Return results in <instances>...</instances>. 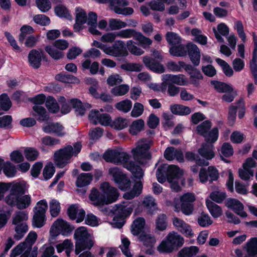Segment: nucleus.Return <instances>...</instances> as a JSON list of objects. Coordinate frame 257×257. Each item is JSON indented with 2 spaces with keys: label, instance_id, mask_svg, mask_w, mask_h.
Instances as JSON below:
<instances>
[{
  "label": "nucleus",
  "instance_id": "13",
  "mask_svg": "<svg viewBox=\"0 0 257 257\" xmlns=\"http://www.w3.org/2000/svg\"><path fill=\"white\" fill-rule=\"evenodd\" d=\"M58 100L62 105V111L64 114L68 113L71 110V107H72L75 109L78 114L82 115L86 109L91 107V105L88 103L82 104L81 101L78 99H71L66 101L65 97L60 96Z\"/></svg>",
  "mask_w": 257,
  "mask_h": 257
},
{
  "label": "nucleus",
  "instance_id": "30",
  "mask_svg": "<svg viewBox=\"0 0 257 257\" xmlns=\"http://www.w3.org/2000/svg\"><path fill=\"white\" fill-rule=\"evenodd\" d=\"M146 221L144 218L139 217L136 219L131 226V232L134 235H139L145 228Z\"/></svg>",
  "mask_w": 257,
  "mask_h": 257
},
{
  "label": "nucleus",
  "instance_id": "33",
  "mask_svg": "<svg viewBox=\"0 0 257 257\" xmlns=\"http://www.w3.org/2000/svg\"><path fill=\"white\" fill-rule=\"evenodd\" d=\"M206 205L210 213L214 218H218L222 215V210L219 205L208 199L206 200Z\"/></svg>",
  "mask_w": 257,
  "mask_h": 257
},
{
  "label": "nucleus",
  "instance_id": "46",
  "mask_svg": "<svg viewBox=\"0 0 257 257\" xmlns=\"http://www.w3.org/2000/svg\"><path fill=\"white\" fill-rule=\"evenodd\" d=\"M191 34L194 36L193 41L202 45H205L207 42V38L202 34V32L198 29H193Z\"/></svg>",
  "mask_w": 257,
  "mask_h": 257
},
{
  "label": "nucleus",
  "instance_id": "35",
  "mask_svg": "<svg viewBox=\"0 0 257 257\" xmlns=\"http://www.w3.org/2000/svg\"><path fill=\"white\" fill-rule=\"evenodd\" d=\"M93 179V175L90 173H83L77 177L76 181V186L78 187H83L89 185Z\"/></svg>",
  "mask_w": 257,
  "mask_h": 257
},
{
  "label": "nucleus",
  "instance_id": "61",
  "mask_svg": "<svg viewBox=\"0 0 257 257\" xmlns=\"http://www.w3.org/2000/svg\"><path fill=\"white\" fill-rule=\"evenodd\" d=\"M187 72L190 75L191 83L195 85H197L199 84V80L203 79L202 74L200 71L197 69H193L192 67V68Z\"/></svg>",
  "mask_w": 257,
  "mask_h": 257
},
{
  "label": "nucleus",
  "instance_id": "56",
  "mask_svg": "<svg viewBox=\"0 0 257 257\" xmlns=\"http://www.w3.org/2000/svg\"><path fill=\"white\" fill-rule=\"evenodd\" d=\"M115 106L118 110L127 113L132 107V102L130 100L126 99L116 103Z\"/></svg>",
  "mask_w": 257,
  "mask_h": 257
},
{
  "label": "nucleus",
  "instance_id": "26",
  "mask_svg": "<svg viewBox=\"0 0 257 257\" xmlns=\"http://www.w3.org/2000/svg\"><path fill=\"white\" fill-rule=\"evenodd\" d=\"M67 211L69 217L72 220L76 219L77 222H80L84 219L85 211L77 205H71Z\"/></svg>",
  "mask_w": 257,
  "mask_h": 257
},
{
  "label": "nucleus",
  "instance_id": "21",
  "mask_svg": "<svg viewBox=\"0 0 257 257\" xmlns=\"http://www.w3.org/2000/svg\"><path fill=\"white\" fill-rule=\"evenodd\" d=\"M188 53L192 63L198 66L200 63L201 53L198 46L192 42L188 43L186 45Z\"/></svg>",
  "mask_w": 257,
  "mask_h": 257
},
{
  "label": "nucleus",
  "instance_id": "7",
  "mask_svg": "<svg viewBox=\"0 0 257 257\" xmlns=\"http://www.w3.org/2000/svg\"><path fill=\"white\" fill-rule=\"evenodd\" d=\"M74 236L76 239L75 252L76 254L84 249H90L93 245V234L88 232L85 227L81 226L77 228Z\"/></svg>",
  "mask_w": 257,
  "mask_h": 257
},
{
  "label": "nucleus",
  "instance_id": "6",
  "mask_svg": "<svg viewBox=\"0 0 257 257\" xmlns=\"http://www.w3.org/2000/svg\"><path fill=\"white\" fill-rule=\"evenodd\" d=\"M82 145L80 143H74L73 146L67 145L63 149L56 151L54 155V160L56 166L63 168L70 162L71 158L76 156L81 151Z\"/></svg>",
  "mask_w": 257,
  "mask_h": 257
},
{
  "label": "nucleus",
  "instance_id": "19",
  "mask_svg": "<svg viewBox=\"0 0 257 257\" xmlns=\"http://www.w3.org/2000/svg\"><path fill=\"white\" fill-rule=\"evenodd\" d=\"M219 178V172L213 166H210L206 169L201 168L199 173V181L202 183H205L209 180L213 182L217 180Z\"/></svg>",
  "mask_w": 257,
  "mask_h": 257
},
{
  "label": "nucleus",
  "instance_id": "17",
  "mask_svg": "<svg viewBox=\"0 0 257 257\" xmlns=\"http://www.w3.org/2000/svg\"><path fill=\"white\" fill-rule=\"evenodd\" d=\"M126 44L122 40H117L112 46H108L106 54L117 57H126L128 55V51L125 48Z\"/></svg>",
  "mask_w": 257,
  "mask_h": 257
},
{
  "label": "nucleus",
  "instance_id": "10",
  "mask_svg": "<svg viewBox=\"0 0 257 257\" xmlns=\"http://www.w3.org/2000/svg\"><path fill=\"white\" fill-rule=\"evenodd\" d=\"M134 205L130 202L116 204L114 210V216L111 225L114 228H120L124 224V218L129 216L133 209Z\"/></svg>",
  "mask_w": 257,
  "mask_h": 257
},
{
  "label": "nucleus",
  "instance_id": "64",
  "mask_svg": "<svg viewBox=\"0 0 257 257\" xmlns=\"http://www.w3.org/2000/svg\"><path fill=\"white\" fill-rule=\"evenodd\" d=\"M24 154L26 159L29 161L36 160L39 155V152L33 148H26L24 151Z\"/></svg>",
  "mask_w": 257,
  "mask_h": 257
},
{
  "label": "nucleus",
  "instance_id": "22",
  "mask_svg": "<svg viewBox=\"0 0 257 257\" xmlns=\"http://www.w3.org/2000/svg\"><path fill=\"white\" fill-rule=\"evenodd\" d=\"M163 79L167 85L172 83L179 85L184 86L188 84L189 82L186 77L183 74L172 75L166 74L163 75Z\"/></svg>",
  "mask_w": 257,
  "mask_h": 257
},
{
  "label": "nucleus",
  "instance_id": "9",
  "mask_svg": "<svg viewBox=\"0 0 257 257\" xmlns=\"http://www.w3.org/2000/svg\"><path fill=\"white\" fill-rule=\"evenodd\" d=\"M196 200V196L193 192H187L182 194L179 199L175 198L173 205L174 211H181L186 215L191 214L194 210L193 203Z\"/></svg>",
  "mask_w": 257,
  "mask_h": 257
},
{
  "label": "nucleus",
  "instance_id": "62",
  "mask_svg": "<svg viewBox=\"0 0 257 257\" xmlns=\"http://www.w3.org/2000/svg\"><path fill=\"white\" fill-rule=\"evenodd\" d=\"M46 106L48 110L52 113H56L59 110V106L56 100L51 96H49L47 98Z\"/></svg>",
  "mask_w": 257,
  "mask_h": 257
},
{
  "label": "nucleus",
  "instance_id": "45",
  "mask_svg": "<svg viewBox=\"0 0 257 257\" xmlns=\"http://www.w3.org/2000/svg\"><path fill=\"white\" fill-rule=\"evenodd\" d=\"M211 84L217 91L220 93H224L225 92L233 90L232 86L225 83L217 81H211Z\"/></svg>",
  "mask_w": 257,
  "mask_h": 257
},
{
  "label": "nucleus",
  "instance_id": "16",
  "mask_svg": "<svg viewBox=\"0 0 257 257\" xmlns=\"http://www.w3.org/2000/svg\"><path fill=\"white\" fill-rule=\"evenodd\" d=\"M243 252L240 248L234 249L235 257H257V236L249 239L243 246Z\"/></svg>",
  "mask_w": 257,
  "mask_h": 257
},
{
  "label": "nucleus",
  "instance_id": "4",
  "mask_svg": "<svg viewBox=\"0 0 257 257\" xmlns=\"http://www.w3.org/2000/svg\"><path fill=\"white\" fill-rule=\"evenodd\" d=\"M99 192L95 188H92L89 195V199L94 206H101L115 202L118 197L117 190L110 186L108 182H103L100 184Z\"/></svg>",
  "mask_w": 257,
  "mask_h": 257
},
{
  "label": "nucleus",
  "instance_id": "27",
  "mask_svg": "<svg viewBox=\"0 0 257 257\" xmlns=\"http://www.w3.org/2000/svg\"><path fill=\"white\" fill-rule=\"evenodd\" d=\"M143 62L146 67L156 73H162L165 71L163 65L159 63H154V60L148 56L144 57Z\"/></svg>",
  "mask_w": 257,
  "mask_h": 257
},
{
  "label": "nucleus",
  "instance_id": "23",
  "mask_svg": "<svg viewBox=\"0 0 257 257\" xmlns=\"http://www.w3.org/2000/svg\"><path fill=\"white\" fill-rule=\"evenodd\" d=\"M225 205L242 217H246L247 216V213L243 211V204L237 199H228L225 202Z\"/></svg>",
  "mask_w": 257,
  "mask_h": 257
},
{
  "label": "nucleus",
  "instance_id": "59",
  "mask_svg": "<svg viewBox=\"0 0 257 257\" xmlns=\"http://www.w3.org/2000/svg\"><path fill=\"white\" fill-rule=\"evenodd\" d=\"M3 172L7 177L12 178L15 176L17 171L15 165L8 161L4 164Z\"/></svg>",
  "mask_w": 257,
  "mask_h": 257
},
{
  "label": "nucleus",
  "instance_id": "39",
  "mask_svg": "<svg viewBox=\"0 0 257 257\" xmlns=\"http://www.w3.org/2000/svg\"><path fill=\"white\" fill-rule=\"evenodd\" d=\"M199 251V248L196 246L185 247L180 250L178 253V257H193Z\"/></svg>",
  "mask_w": 257,
  "mask_h": 257
},
{
  "label": "nucleus",
  "instance_id": "48",
  "mask_svg": "<svg viewBox=\"0 0 257 257\" xmlns=\"http://www.w3.org/2000/svg\"><path fill=\"white\" fill-rule=\"evenodd\" d=\"M126 46L127 50L128 51L132 54L136 56H140L144 53V51L141 48L138 47L135 42L130 40L126 42Z\"/></svg>",
  "mask_w": 257,
  "mask_h": 257
},
{
  "label": "nucleus",
  "instance_id": "50",
  "mask_svg": "<svg viewBox=\"0 0 257 257\" xmlns=\"http://www.w3.org/2000/svg\"><path fill=\"white\" fill-rule=\"evenodd\" d=\"M108 26L110 30L115 31L125 28L127 24L118 19H110L108 21Z\"/></svg>",
  "mask_w": 257,
  "mask_h": 257
},
{
  "label": "nucleus",
  "instance_id": "47",
  "mask_svg": "<svg viewBox=\"0 0 257 257\" xmlns=\"http://www.w3.org/2000/svg\"><path fill=\"white\" fill-rule=\"evenodd\" d=\"M135 40L144 49L149 48L153 42L151 39L145 37L140 32H137L135 35Z\"/></svg>",
  "mask_w": 257,
  "mask_h": 257
},
{
  "label": "nucleus",
  "instance_id": "44",
  "mask_svg": "<svg viewBox=\"0 0 257 257\" xmlns=\"http://www.w3.org/2000/svg\"><path fill=\"white\" fill-rule=\"evenodd\" d=\"M28 219V214L25 211H18L15 212L13 216L12 223L14 225H18L22 223H26Z\"/></svg>",
  "mask_w": 257,
  "mask_h": 257
},
{
  "label": "nucleus",
  "instance_id": "52",
  "mask_svg": "<svg viewBox=\"0 0 257 257\" xmlns=\"http://www.w3.org/2000/svg\"><path fill=\"white\" fill-rule=\"evenodd\" d=\"M155 224L156 229L161 231L166 230L168 226L166 215L164 214L159 215L156 220Z\"/></svg>",
  "mask_w": 257,
  "mask_h": 257
},
{
  "label": "nucleus",
  "instance_id": "31",
  "mask_svg": "<svg viewBox=\"0 0 257 257\" xmlns=\"http://www.w3.org/2000/svg\"><path fill=\"white\" fill-rule=\"evenodd\" d=\"M170 110L174 114L181 116L188 115L191 112V109L189 107L178 104L171 105Z\"/></svg>",
  "mask_w": 257,
  "mask_h": 257
},
{
  "label": "nucleus",
  "instance_id": "37",
  "mask_svg": "<svg viewBox=\"0 0 257 257\" xmlns=\"http://www.w3.org/2000/svg\"><path fill=\"white\" fill-rule=\"evenodd\" d=\"M145 121L142 119H138L132 123L129 127L130 133L136 135L144 129Z\"/></svg>",
  "mask_w": 257,
  "mask_h": 257
},
{
  "label": "nucleus",
  "instance_id": "38",
  "mask_svg": "<svg viewBox=\"0 0 257 257\" xmlns=\"http://www.w3.org/2000/svg\"><path fill=\"white\" fill-rule=\"evenodd\" d=\"M54 12L57 16L68 20H72V16L69 10L63 5H58L54 8Z\"/></svg>",
  "mask_w": 257,
  "mask_h": 257
},
{
  "label": "nucleus",
  "instance_id": "20",
  "mask_svg": "<svg viewBox=\"0 0 257 257\" xmlns=\"http://www.w3.org/2000/svg\"><path fill=\"white\" fill-rule=\"evenodd\" d=\"M172 223L175 228L185 236L192 237L194 236L191 226L182 219L176 217H174Z\"/></svg>",
  "mask_w": 257,
  "mask_h": 257
},
{
  "label": "nucleus",
  "instance_id": "63",
  "mask_svg": "<svg viewBox=\"0 0 257 257\" xmlns=\"http://www.w3.org/2000/svg\"><path fill=\"white\" fill-rule=\"evenodd\" d=\"M130 244V241L128 239L122 235L121 236V244L119 245V247L126 257H132V254L129 249Z\"/></svg>",
  "mask_w": 257,
  "mask_h": 257
},
{
  "label": "nucleus",
  "instance_id": "57",
  "mask_svg": "<svg viewBox=\"0 0 257 257\" xmlns=\"http://www.w3.org/2000/svg\"><path fill=\"white\" fill-rule=\"evenodd\" d=\"M186 48L183 45H178V46H171L169 52L171 55L174 56L181 57L186 55Z\"/></svg>",
  "mask_w": 257,
  "mask_h": 257
},
{
  "label": "nucleus",
  "instance_id": "34",
  "mask_svg": "<svg viewBox=\"0 0 257 257\" xmlns=\"http://www.w3.org/2000/svg\"><path fill=\"white\" fill-rule=\"evenodd\" d=\"M30 250L29 246H27V243L22 242L12 249L10 257H16L21 254L22 255L25 254V257H27Z\"/></svg>",
  "mask_w": 257,
  "mask_h": 257
},
{
  "label": "nucleus",
  "instance_id": "53",
  "mask_svg": "<svg viewBox=\"0 0 257 257\" xmlns=\"http://www.w3.org/2000/svg\"><path fill=\"white\" fill-rule=\"evenodd\" d=\"M50 213L52 217H56L60 213L61 206L60 202L55 199H52L49 202Z\"/></svg>",
  "mask_w": 257,
  "mask_h": 257
},
{
  "label": "nucleus",
  "instance_id": "41",
  "mask_svg": "<svg viewBox=\"0 0 257 257\" xmlns=\"http://www.w3.org/2000/svg\"><path fill=\"white\" fill-rule=\"evenodd\" d=\"M129 123L128 120L122 117H118L111 121L110 127L116 130H121L126 127Z\"/></svg>",
  "mask_w": 257,
  "mask_h": 257
},
{
  "label": "nucleus",
  "instance_id": "36",
  "mask_svg": "<svg viewBox=\"0 0 257 257\" xmlns=\"http://www.w3.org/2000/svg\"><path fill=\"white\" fill-rule=\"evenodd\" d=\"M41 55L35 50H31L29 54V62L32 67L38 68L40 67L41 62Z\"/></svg>",
  "mask_w": 257,
  "mask_h": 257
},
{
  "label": "nucleus",
  "instance_id": "3",
  "mask_svg": "<svg viewBox=\"0 0 257 257\" xmlns=\"http://www.w3.org/2000/svg\"><path fill=\"white\" fill-rule=\"evenodd\" d=\"M183 174V171L174 165H163L160 167L156 172L158 181L161 183H163L167 180L170 188L175 192L181 190L179 181L181 182L183 186L185 185V179L182 177Z\"/></svg>",
  "mask_w": 257,
  "mask_h": 257
},
{
  "label": "nucleus",
  "instance_id": "58",
  "mask_svg": "<svg viewBox=\"0 0 257 257\" xmlns=\"http://www.w3.org/2000/svg\"><path fill=\"white\" fill-rule=\"evenodd\" d=\"M85 223L90 226L97 227L101 224V220L92 213H88L85 218Z\"/></svg>",
  "mask_w": 257,
  "mask_h": 257
},
{
  "label": "nucleus",
  "instance_id": "8",
  "mask_svg": "<svg viewBox=\"0 0 257 257\" xmlns=\"http://www.w3.org/2000/svg\"><path fill=\"white\" fill-rule=\"evenodd\" d=\"M184 243V238L177 232L172 231L162 241L157 249L160 252L170 253L182 246Z\"/></svg>",
  "mask_w": 257,
  "mask_h": 257
},
{
  "label": "nucleus",
  "instance_id": "32",
  "mask_svg": "<svg viewBox=\"0 0 257 257\" xmlns=\"http://www.w3.org/2000/svg\"><path fill=\"white\" fill-rule=\"evenodd\" d=\"M214 146L212 144L203 145L199 149V154L206 160H211L215 156Z\"/></svg>",
  "mask_w": 257,
  "mask_h": 257
},
{
  "label": "nucleus",
  "instance_id": "28",
  "mask_svg": "<svg viewBox=\"0 0 257 257\" xmlns=\"http://www.w3.org/2000/svg\"><path fill=\"white\" fill-rule=\"evenodd\" d=\"M167 66L170 71L173 72H181L182 69L189 71L192 68L191 65L186 64L183 61H179L178 63L170 61L167 63Z\"/></svg>",
  "mask_w": 257,
  "mask_h": 257
},
{
  "label": "nucleus",
  "instance_id": "51",
  "mask_svg": "<svg viewBox=\"0 0 257 257\" xmlns=\"http://www.w3.org/2000/svg\"><path fill=\"white\" fill-rule=\"evenodd\" d=\"M217 63L221 67L224 74L227 77H231L234 73V70L225 61L220 58L215 59Z\"/></svg>",
  "mask_w": 257,
  "mask_h": 257
},
{
  "label": "nucleus",
  "instance_id": "5",
  "mask_svg": "<svg viewBox=\"0 0 257 257\" xmlns=\"http://www.w3.org/2000/svg\"><path fill=\"white\" fill-rule=\"evenodd\" d=\"M76 22L74 25L75 32H79L87 24L89 26V31L93 35H100V33L96 29L97 15L93 12H89L87 15L82 8L77 7L75 9Z\"/></svg>",
  "mask_w": 257,
  "mask_h": 257
},
{
  "label": "nucleus",
  "instance_id": "1",
  "mask_svg": "<svg viewBox=\"0 0 257 257\" xmlns=\"http://www.w3.org/2000/svg\"><path fill=\"white\" fill-rule=\"evenodd\" d=\"M29 186L24 181L19 180L11 183L0 182V200H4L8 205L23 209L31 203L30 195H24Z\"/></svg>",
  "mask_w": 257,
  "mask_h": 257
},
{
  "label": "nucleus",
  "instance_id": "40",
  "mask_svg": "<svg viewBox=\"0 0 257 257\" xmlns=\"http://www.w3.org/2000/svg\"><path fill=\"white\" fill-rule=\"evenodd\" d=\"M143 184L141 180L136 182L135 184L133 190L130 192H127L123 194V198L126 199H131L135 196H139L142 192Z\"/></svg>",
  "mask_w": 257,
  "mask_h": 257
},
{
  "label": "nucleus",
  "instance_id": "54",
  "mask_svg": "<svg viewBox=\"0 0 257 257\" xmlns=\"http://www.w3.org/2000/svg\"><path fill=\"white\" fill-rule=\"evenodd\" d=\"M15 232L14 235L15 238L17 240L21 239L28 231V226L26 223H22L18 225H16Z\"/></svg>",
  "mask_w": 257,
  "mask_h": 257
},
{
  "label": "nucleus",
  "instance_id": "49",
  "mask_svg": "<svg viewBox=\"0 0 257 257\" xmlns=\"http://www.w3.org/2000/svg\"><path fill=\"white\" fill-rule=\"evenodd\" d=\"M121 69L130 72H140L143 69V66L140 64L125 62L120 65Z\"/></svg>",
  "mask_w": 257,
  "mask_h": 257
},
{
  "label": "nucleus",
  "instance_id": "42",
  "mask_svg": "<svg viewBox=\"0 0 257 257\" xmlns=\"http://www.w3.org/2000/svg\"><path fill=\"white\" fill-rule=\"evenodd\" d=\"M55 78L56 80L65 83H75L78 84L80 82L79 80L76 77L64 73H59L57 74Z\"/></svg>",
  "mask_w": 257,
  "mask_h": 257
},
{
  "label": "nucleus",
  "instance_id": "14",
  "mask_svg": "<svg viewBox=\"0 0 257 257\" xmlns=\"http://www.w3.org/2000/svg\"><path fill=\"white\" fill-rule=\"evenodd\" d=\"M150 142L149 141L142 140L137 143L136 147L132 150L134 158L137 163L143 164L146 160L150 159Z\"/></svg>",
  "mask_w": 257,
  "mask_h": 257
},
{
  "label": "nucleus",
  "instance_id": "29",
  "mask_svg": "<svg viewBox=\"0 0 257 257\" xmlns=\"http://www.w3.org/2000/svg\"><path fill=\"white\" fill-rule=\"evenodd\" d=\"M215 38L219 42L222 43L224 39L221 35L227 36L229 33V28L224 23H220L218 25L217 28H213Z\"/></svg>",
  "mask_w": 257,
  "mask_h": 257
},
{
  "label": "nucleus",
  "instance_id": "43",
  "mask_svg": "<svg viewBox=\"0 0 257 257\" xmlns=\"http://www.w3.org/2000/svg\"><path fill=\"white\" fill-rule=\"evenodd\" d=\"M142 203L150 214H153L154 212L157 210L156 203L154 198L152 196H149L144 198Z\"/></svg>",
  "mask_w": 257,
  "mask_h": 257
},
{
  "label": "nucleus",
  "instance_id": "11",
  "mask_svg": "<svg viewBox=\"0 0 257 257\" xmlns=\"http://www.w3.org/2000/svg\"><path fill=\"white\" fill-rule=\"evenodd\" d=\"M73 229L74 227L68 222L61 218H58L54 222L51 226L49 231V241L50 244H53V240L59 234L67 236Z\"/></svg>",
  "mask_w": 257,
  "mask_h": 257
},
{
  "label": "nucleus",
  "instance_id": "60",
  "mask_svg": "<svg viewBox=\"0 0 257 257\" xmlns=\"http://www.w3.org/2000/svg\"><path fill=\"white\" fill-rule=\"evenodd\" d=\"M139 239L144 245L148 246L153 245L156 242L155 237L153 235L149 233H143L140 236Z\"/></svg>",
  "mask_w": 257,
  "mask_h": 257
},
{
  "label": "nucleus",
  "instance_id": "55",
  "mask_svg": "<svg viewBox=\"0 0 257 257\" xmlns=\"http://www.w3.org/2000/svg\"><path fill=\"white\" fill-rule=\"evenodd\" d=\"M130 90L127 84H121L111 89V93L115 96H122L126 94Z\"/></svg>",
  "mask_w": 257,
  "mask_h": 257
},
{
  "label": "nucleus",
  "instance_id": "25",
  "mask_svg": "<svg viewBox=\"0 0 257 257\" xmlns=\"http://www.w3.org/2000/svg\"><path fill=\"white\" fill-rule=\"evenodd\" d=\"M164 157L169 161L176 159L177 161L182 162L184 160L182 151L172 147H168L166 149L164 152Z\"/></svg>",
  "mask_w": 257,
  "mask_h": 257
},
{
  "label": "nucleus",
  "instance_id": "18",
  "mask_svg": "<svg viewBox=\"0 0 257 257\" xmlns=\"http://www.w3.org/2000/svg\"><path fill=\"white\" fill-rule=\"evenodd\" d=\"M128 5L129 2L126 0H112L110 2V9L119 15H131L134 11L133 8L127 7Z\"/></svg>",
  "mask_w": 257,
  "mask_h": 257
},
{
  "label": "nucleus",
  "instance_id": "12",
  "mask_svg": "<svg viewBox=\"0 0 257 257\" xmlns=\"http://www.w3.org/2000/svg\"><path fill=\"white\" fill-rule=\"evenodd\" d=\"M110 179L121 190L126 191L130 189L131 180L128 176L118 167H111L108 170Z\"/></svg>",
  "mask_w": 257,
  "mask_h": 257
},
{
  "label": "nucleus",
  "instance_id": "24",
  "mask_svg": "<svg viewBox=\"0 0 257 257\" xmlns=\"http://www.w3.org/2000/svg\"><path fill=\"white\" fill-rule=\"evenodd\" d=\"M43 130L46 133H53L59 137L66 134L64 127L58 123H48L43 126Z\"/></svg>",
  "mask_w": 257,
  "mask_h": 257
},
{
  "label": "nucleus",
  "instance_id": "2",
  "mask_svg": "<svg viewBox=\"0 0 257 257\" xmlns=\"http://www.w3.org/2000/svg\"><path fill=\"white\" fill-rule=\"evenodd\" d=\"M130 157L122 149L109 150L103 155L106 162L122 165L135 178L140 180L144 176V171L140 166L130 160Z\"/></svg>",
  "mask_w": 257,
  "mask_h": 257
},
{
  "label": "nucleus",
  "instance_id": "15",
  "mask_svg": "<svg viewBox=\"0 0 257 257\" xmlns=\"http://www.w3.org/2000/svg\"><path fill=\"white\" fill-rule=\"evenodd\" d=\"M69 46L67 41L63 39H59L55 41L53 45H47L45 51L54 59L58 60L64 57L62 51L66 50Z\"/></svg>",
  "mask_w": 257,
  "mask_h": 257
}]
</instances>
